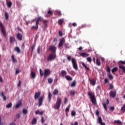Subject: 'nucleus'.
<instances>
[{
    "mask_svg": "<svg viewBox=\"0 0 125 125\" xmlns=\"http://www.w3.org/2000/svg\"><path fill=\"white\" fill-rule=\"evenodd\" d=\"M6 108H11V107H12V103H10L9 104H8L7 105H6Z\"/></svg>",
    "mask_w": 125,
    "mask_h": 125,
    "instance_id": "45",
    "label": "nucleus"
},
{
    "mask_svg": "<svg viewBox=\"0 0 125 125\" xmlns=\"http://www.w3.org/2000/svg\"><path fill=\"white\" fill-rule=\"evenodd\" d=\"M121 111H122V112H125V104H123V105L122 106L121 108Z\"/></svg>",
    "mask_w": 125,
    "mask_h": 125,
    "instance_id": "37",
    "label": "nucleus"
},
{
    "mask_svg": "<svg viewBox=\"0 0 125 125\" xmlns=\"http://www.w3.org/2000/svg\"><path fill=\"white\" fill-rule=\"evenodd\" d=\"M65 78L67 81H73V78L69 75L65 76Z\"/></svg>",
    "mask_w": 125,
    "mask_h": 125,
    "instance_id": "14",
    "label": "nucleus"
},
{
    "mask_svg": "<svg viewBox=\"0 0 125 125\" xmlns=\"http://www.w3.org/2000/svg\"><path fill=\"white\" fill-rule=\"evenodd\" d=\"M40 76L41 77H42L43 75H44V73L43 72V71H42V69H40Z\"/></svg>",
    "mask_w": 125,
    "mask_h": 125,
    "instance_id": "40",
    "label": "nucleus"
},
{
    "mask_svg": "<svg viewBox=\"0 0 125 125\" xmlns=\"http://www.w3.org/2000/svg\"><path fill=\"white\" fill-rule=\"evenodd\" d=\"M76 85H77V81H76V80H74L72 83L71 84V87H75V86H76Z\"/></svg>",
    "mask_w": 125,
    "mask_h": 125,
    "instance_id": "22",
    "label": "nucleus"
},
{
    "mask_svg": "<svg viewBox=\"0 0 125 125\" xmlns=\"http://www.w3.org/2000/svg\"><path fill=\"white\" fill-rule=\"evenodd\" d=\"M58 93H59V91L57 89H55L53 91V94L57 95Z\"/></svg>",
    "mask_w": 125,
    "mask_h": 125,
    "instance_id": "24",
    "label": "nucleus"
},
{
    "mask_svg": "<svg viewBox=\"0 0 125 125\" xmlns=\"http://www.w3.org/2000/svg\"><path fill=\"white\" fill-rule=\"evenodd\" d=\"M89 82L92 85H95L96 83V81H95V80L89 79Z\"/></svg>",
    "mask_w": 125,
    "mask_h": 125,
    "instance_id": "15",
    "label": "nucleus"
},
{
    "mask_svg": "<svg viewBox=\"0 0 125 125\" xmlns=\"http://www.w3.org/2000/svg\"><path fill=\"white\" fill-rule=\"evenodd\" d=\"M16 74L17 75L19 74V69L17 68L16 71Z\"/></svg>",
    "mask_w": 125,
    "mask_h": 125,
    "instance_id": "63",
    "label": "nucleus"
},
{
    "mask_svg": "<svg viewBox=\"0 0 125 125\" xmlns=\"http://www.w3.org/2000/svg\"><path fill=\"white\" fill-rule=\"evenodd\" d=\"M87 94L88 96L90 97L92 104H96V99H95V96L94 95V93L92 92L88 91L87 92Z\"/></svg>",
    "mask_w": 125,
    "mask_h": 125,
    "instance_id": "2",
    "label": "nucleus"
},
{
    "mask_svg": "<svg viewBox=\"0 0 125 125\" xmlns=\"http://www.w3.org/2000/svg\"><path fill=\"white\" fill-rule=\"evenodd\" d=\"M59 16H62V14H61V12L60 11H57Z\"/></svg>",
    "mask_w": 125,
    "mask_h": 125,
    "instance_id": "57",
    "label": "nucleus"
},
{
    "mask_svg": "<svg viewBox=\"0 0 125 125\" xmlns=\"http://www.w3.org/2000/svg\"><path fill=\"white\" fill-rule=\"evenodd\" d=\"M64 42H65V39L64 38H62L59 43L58 47H62L63 46V44H64Z\"/></svg>",
    "mask_w": 125,
    "mask_h": 125,
    "instance_id": "8",
    "label": "nucleus"
},
{
    "mask_svg": "<svg viewBox=\"0 0 125 125\" xmlns=\"http://www.w3.org/2000/svg\"><path fill=\"white\" fill-rule=\"evenodd\" d=\"M87 60L88 62H90V63H91V62L92 61V60L91 59V57H88L87 58Z\"/></svg>",
    "mask_w": 125,
    "mask_h": 125,
    "instance_id": "52",
    "label": "nucleus"
},
{
    "mask_svg": "<svg viewBox=\"0 0 125 125\" xmlns=\"http://www.w3.org/2000/svg\"><path fill=\"white\" fill-rule=\"evenodd\" d=\"M64 47H65L66 49H69L70 48V47H69V43H65L64 44Z\"/></svg>",
    "mask_w": 125,
    "mask_h": 125,
    "instance_id": "39",
    "label": "nucleus"
},
{
    "mask_svg": "<svg viewBox=\"0 0 125 125\" xmlns=\"http://www.w3.org/2000/svg\"><path fill=\"white\" fill-rule=\"evenodd\" d=\"M96 64L97 66H101V62H100V61L98 60V59H96Z\"/></svg>",
    "mask_w": 125,
    "mask_h": 125,
    "instance_id": "34",
    "label": "nucleus"
},
{
    "mask_svg": "<svg viewBox=\"0 0 125 125\" xmlns=\"http://www.w3.org/2000/svg\"><path fill=\"white\" fill-rule=\"evenodd\" d=\"M44 118H43V117H42V119H41V122L42 123V124H43V123H44Z\"/></svg>",
    "mask_w": 125,
    "mask_h": 125,
    "instance_id": "60",
    "label": "nucleus"
},
{
    "mask_svg": "<svg viewBox=\"0 0 125 125\" xmlns=\"http://www.w3.org/2000/svg\"><path fill=\"white\" fill-rule=\"evenodd\" d=\"M104 83H109V81H108L107 78H105L104 79Z\"/></svg>",
    "mask_w": 125,
    "mask_h": 125,
    "instance_id": "59",
    "label": "nucleus"
},
{
    "mask_svg": "<svg viewBox=\"0 0 125 125\" xmlns=\"http://www.w3.org/2000/svg\"><path fill=\"white\" fill-rule=\"evenodd\" d=\"M22 105V102L21 101H20L16 105V109H18V107L21 106Z\"/></svg>",
    "mask_w": 125,
    "mask_h": 125,
    "instance_id": "28",
    "label": "nucleus"
},
{
    "mask_svg": "<svg viewBox=\"0 0 125 125\" xmlns=\"http://www.w3.org/2000/svg\"><path fill=\"white\" fill-rule=\"evenodd\" d=\"M71 116H72V117H75V116H76V111H72L71 112Z\"/></svg>",
    "mask_w": 125,
    "mask_h": 125,
    "instance_id": "51",
    "label": "nucleus"
},
{
    "mask_svg": "<svg viewBox=\"0 0 125 125\" xmlns=\"http://www.w3.org/2000/svg\"><path fill=\"white\" fill-rule=\"evenodd\" d=\"M17 38L19 41H22V34H21V33H18L17 35Z\"/></svg>",
    "mask_w": 125,
    "mask_h": 125,
    "instance_id": "13",
    "label": "nucleus"
},
{
    "mask_svg": "<svg viewBox=\"0 0 125 125\" xmlns=\"http://www.w3.org/2000/svg\"><path fill=\"white\" fill-rule=\"evenodd\" d=\"M98 123L101 125H106L105 123L103 122L102 118L101 116L99 117L98 118Z\"/></svg>",
    "mask_w": 125,
    "mask_h": 125,
    "instance_id": "10",
    "label": "nucleus"
},
{
    "mask_svg": "<svg viewBox=\"0 0 125 125\" xmlns=\"http://www.w3.org/2000/svg\"><path fill=\"white\" fill-rule=\"evenodd\" d=\"M50 76V70L48 69L44 70V78Z\"/></svg>",
    "mask_w": 125,
    "mask_h": 125,
    "instance_id": "5",
    "label": "nucleus"
},
{
    "mask_svg": "<svg viewBox=\"0 0 125 125\" xmlns=\"http://www.w3.org/2000/svg\"><path fill=\"white\" fill-rule=\"evenodd\" d=\"M10 125H16V124L14 122H12L10 124Z\"/></svg>",
    "mask_w": 125,
    "mask_h": 125,
    "instance_id": "64",
    "label": "nucleus"
},
{
    "mask_svg": "<svg viewBox=\"0 0 125 125\" xmlns=\"http://www.w3.org/2000/svg\"><path fill=\"white\" fill-rule=\"evenodd\" d=\"M106 72L108 73V74H110L111 73V68H110V67L109 66H107V69H106Z\"/></svg>",
    "mask_w": 125,
    "mask_h": 125,
    "instance_id": "41",
    "label": "nucleus"
},
{
    "mask_svg": "<svg viewBox=\"0 0 125 125\" xmlns=\"http://www.w3.org/2000/svg\"><path fill=\"white\" fill-rule=\"evenodd\" d=\"M70 94L71 95H73L74 96V95L76 94V92L75 91V90H71L70 91Z\"/></svg>",
    "mask_w": 125,
    "mask_h": 125,
    "instance_id": "50",
    "label": "nucleus"
},
{
    "mask_svg": "<svg viewBox=\"0 0 125 125\" xmlns=\"http://www.w3.org/2000/svg\"><path fill=\"white\" fill-rule=\"evenodd\" d=\"M1 33H2L3 36H6V32L5 31V29L4 27L3 28L1 29Z\"/></svg>",
    "mask_w": 125,
    "mask_h": 125,
    "instance_id": "27",
    "label": "nucleus"
},
{
    "mask_svg": "<svg viewBox=\"0 0 125 125\" xmlns=\"http://www.w3.org/2000/svg\"><path fill=\"white\" fill-rule=\"evenodd\" d=\"M32 124V125H35V124H37V119L36 118H33Z\"/></svg>",
    "mask_w": 125,
    "mask_h": 125,
    "instance_id": "46",
    "label": "nucleus"
},
{
    "mask_svg": "<svg viewBox=\"0 0 125 125\" xmlns=\"http://www.w3.org/2000/svg\"><path fill=\"white\" fill-rule=\"evenodd\" d=\"M114 88V86L112 85V84H110L109 85V89H113Z\"/></svg>",
    "mask_w": 125,
    "mask_h": 125,
    "instance_id": "58",
    "label": "nucleus"
},
{
    "mask_svg": "<svg viewBox=\"0 0 125 125\" xmlns=\"http://www.w3.org/2000/svg\"><path fill=\"white\" fill-rule=\"evenodd\" d=\"M31 78L32 79H35L36 78V73H35V72L32 71L31 73Z\"/></svg>",
    "mask_w": 125,
    "mask_h": 125,
    "instance_id": "31",
    "label": "nucleus"
},
{
    "mask_svg": "<svg viewBox=\"0 0 125 125\" xmlns=\"http://www.w3.org/2000/svg\"><path fill=\"white\" fill-rule=\"evenodd\" d=\"M48 83H53V79H52V78H48Z\"/></svg>",
    "mask_w": 125,
    "mask_h": 125,
    "instance_id": "43",
    "label": "nucleus"
},
{
    "mask_svg": "<svg viewBox=\"0 0 125 125\" xmlns=\"http://www.w3.org/2000/svg\"><path fill=\"white\" fill-rule=\"evenodd\" d=\"M82 65L83 66V67H84L85 70H86L87 71H89V67H87V66L85 65V63H84V62H82Z\"/></svg>",
    "mask_w": 125,
    "mask_h": 125,
    "instance_id": "16",
    "label": "nucleus"
},
{
    "mask_svg": "<svg viewBox=\"0 0 125 125\" xmlns=\"http://www.w3.org/2000/svg\"><path fill=\"white\" fill-rule=\"evenodd\" d=\"M63 22H64L63 19H60L58 20V23L59 25H62V24H63Z\"/></svg>",
    "mask_w": 125,
    "mask_h": 125,
    "instance_id": "38",
    "label": "nucleus"
},
{
    "mask_svg": "<svg viewBox=\"0 0 125 125\" xmlns=\"http://www.w3.org/2000/svg\"><path fill=\"white\" fill-rule=\"evenodd\" d=\"M51 97H52V95H51V93H50V92H49L48 96L49 102H50V101H51Z\"/></svg>",
    "mask_w": 125,
    "mask_h": 125,
    "instance_id": "33",
    "label": "nucleus"
},
{
    "mask_svg": "<svg viewBox=\"0 0 125 125\" xmlns=\"http://www.w3.org/2000/svg\"><path fill=\"white\" fill-rule=\"evenodd\" d=\"M117 71H118V67H115L112 69L111 72L112 74H115V72H117Z\"/></svg>",
    "mask_w": 125,
    "mask_h": 125,
    "instance_id": "25",
    "label": "nucleus"
},
{
    "mask_svg": "<svg viewBox=\"0 0 125 125\" xmlns=\"http://www.w3.org/2000/svg\"><path fill=\"white\" fill-rule=\"evenodd\" d=\"M22 113L24 114V115H27V114H28V110L25 108H23Z\"/></svg>",
    "mask_w": 125,
    "mask_h": 125,
    "instance_id": "30",
    "label": "nucleus"
},
{
    "mask_svg": "<svg viewBox=\"0 0 125 125\" xmlns=\"http://www.w3.org/2000/svg\"><path fill=\"white\" fill-rule=\"evenodd\" d=\"M15 42V38L14 37L10 36V42L12 43V42Z\"/></svg>",
    "mask_w": 125,
    "mask_h": 125,
    "instance_id": "21",
    "label": "nucleus"
},
{
    "mask_svg": "<svg viewBox=\"0 0 125 125\" xmlns=\"http://www.w3.org/2000/svg\"><path fill=\"white\" fill-rule=\"evenodd\" d=\"M4 16L6 20H8V19L9 18V16L8 15V12H5L4 13Z\"/></svg>",
    "mask_w": 125,
    "mask_h": 125,
    "instance_id": "26",
    "label": "nucleus"
},
{
    "mask_svg": "<svg viewBox=\"0 0 125 125\" xmlns=\"http://www.w3.org/2000/svg\"><path fill=\"white\" fill-rule=\"evenodd\" d=\"M48 14H49L50 15H52L53 14V12L50 10H48L47 12Z\"/></svg>",
    "mask_w": 125,
    "mask_h": 125,
    "instance_id": "54",
    "label": "nucleus"
},
{
    "mask_svg": "<svg viewBox=\"0 0 125 125\" xmlns=\"http://www.w3.org/2000/svg\"><path fill=\"white\" fill-rule=\"evenodd\" d=\"M30 49H31V53H33V51H34V49H35V45H32L31 47H30Z\"/></svg>",
    "mask_w": 125,
    "mask_h": 125,
    "instance_id": "47",
    "label": "nucleus"
},
{
    "mask_svg": "<svg viewBox=\"0 0 125 125\" xmlns=\"http://www.w3.org/2000/svg\"><path fill=\"white\" fill-rule=\"evenodd\" d=\"M14 50H15V51H17V52H18V53H21V50H20V48H19V47L16 46V47H15Z\"/></svg>",
    "mask_w": 125,
    "mask_h": 125,
    "instance_id": "18",
    "label": "nucleus"
},
{
    "mask_svg": "<svg viewBox=\"0 0 125 125\" xmlns=\"http://www.w3.org/2000/svg\"><path fill=\"white\" fill-rule=\"evenodd\" d=\"M7 5L8 7H9V8L11 7V6L12 5V2H11V1H9L7 3Z\"/></svg>",
    "mask_w": 125,
    "mask_h": 125,
    "instance_id": "44",
    "label": "nucleus"
},
{
    "mask_svg": "<svg viewBox=\"0 0 125 125\" xmlns=\"http://www.w3.org/2000/svg\"><path fill=\"white\" fill-rule=\"evenodd\" d=\"M11 58H12L13 62H15L17 63V60H16V59H15V58L14 57V56L13 55H12Z\"/></svg>",
    "mask_w": 125,
    "mask_h": 125,
    "instance_id": "35",
    "label": "nucleus"
},
{
    "mask_svg": "<svg viewBox=\"0 0 125 125\" xmlns=\"http://www.w3.org/2000/svg\"><path fill=\"white\" fill-rule=\"evenodd\" d=\"M114 123L117 125H123V123L120 120H115L114 121Z\"/></svg>",
    "mask_w": 125,
    "mask_h": 125,
    "instance_id": "32",
    "label": "nucleus"
},
{
    "mask_svg": "<svg viewBox=\"0 0 125 125\" xmlns=\"http://www.w3.org/2000/svg\"><path fill=\"white\" fill-rule=\"evenodd\" d=\"M67 58L68 61H71V60L73 67L74 69H75V70H76L77 71L79 69V68L78 67V64L77 63V61H76V60H75V59L74 58L71 59V56L69 55H67Z\"/></svg>",
    "mask_w": 125,
    "mask_h": 125,
    "instance_id": "1",
    "label": "nucleus"
},
{
    "mask_svg": "<svg viewBox=\"0 0 125 125\" xmlns=\"http://www.w3.org/2000/svg\"><path fill=\"white\" fill-rule=\"evenodd\" d=\"M103 105L104 110H105V111H107V105L106 104V103H104Z\"/></svg>",
    "mask_w": 125,
    "mask_h": 125,
    "instance_id": "48",
    "label": "nucleus"
},
{
    "mask_svg": "<svg viewBox=\"0 0 125 125\" xmlns=\"http://www.w3.org/2000/svg\"><path fill=\"white\" fill-rule=\"evenodd\" d=\"M80 55H81L82 57H87V56H88V55L86 54L85 53H82L80 54Z\"/></svg>",
    "mask_w": 125,
    "mask_h": 125,
    "instance_id": "36",
    "label": "nucleus"
},
{
    "mask_svg": "<svg viewBox=\"0 0 125 125\" xmlns=\"http://www.w3.org/2000/svg\"><path fill=\"white\" fill-rule=\"evenodd\" d=\"M43 19L42 17H38V19L37 20V21H36V23L37 24H40V22H43Z\"/></svg>",
    "mask_w": 125,
    "mask_h": 125,
    "instance_id": "11",
    "label": "nucleus"
},
{
    "mask_svg": "<svg viewBox=\"0 0 125 125\" xmlns=\"http://www.w3.org/2000/svg\"><path fill=\"white\" fill-rule=\"evenodd\" d=\"M109 95L112 98H115L117 95V90H115L114 91H111L109 92Z\"/></svg>",
    "mask_w": 125,
    "mask_h": 125,
    "instance_id": "7",
    "label": "nucleus"
},
{
    "mask_svg": "<svg viewBox=\"0 0 125 125\" xmlns=\"http://www.w3.org/2000/svg\"><path fill=\"white\" fill-rule=\"evenodd\" d=\"M21 83H22V82L19 81V83L18 84V86H19V87L21 86Z\"/></svg>",
    "mask_w": 125,
    "mask_h": 125,
    "instance_id": "62",
    "label": "nucleus"
},
{
    "mask_svg": "<svg viewBox=\"0 0 125 125\" xmlns=\"http://www.w3.org/2000/svg\"><path fill=\"white\" fill-rule=\"evenodd\" d=\"M43 101V97L42 96L39 99V107H41L42 105V102Z\"/></svg>",
    "mask_w": 125,
    "mask_h": 125,
    "instance_id": "9",
    "label": "nucleus"
},
{
    "mask_svg": "<svg viewBox=\"0 0 125 125\" xmlns=\"http://www.w3.org/2000/svg\"><path fill=\"white\" fill-rule=\"evenodd\" d=\"M0 29H3V28H4V26H3V24L1 21H0Z\"/></svg>",
    "mask_w": 125,
    "mask_h": 125,
    "instance_id": "53",
    "label": "nucleus"
},
{
    "mask_svg": "<svg viewBox=\"0 0 125 125\" xmlns=\"http://www.w3.org/2000/svg\"><path fill=\"white\" fill-rule=\"evenodd\" d=\"M48 49L50 51H52L53 52L52 53H56L57 48L56 47H55V46L51 45L49 46Z\"/></svg>",
    "mask_w": 125,
    "mask_h": 125,
    "instance_id": "6",
    "label": "nucleus"
},
{
    "mask_svg": "<svg viewBox=\"0 0 125 125\" xmlns=\"http://www.w3.org/2000/svg\"><path fill=\"white\" fill-rule=\"evenodd\" d=\"M61 103H62V100L59 98H58L57 99V102L54 105V108L56 110H59L60 108V106H61Z\"/></svg>",
    "mask_w": 125,
    "mask_h": 125,
    "instance_id": "3",
    "label": "nucleus"
},
{
    "mask_svg": "<svg viewBox=\"0 0 125 125\" xmlns=\"http://www.w3.org/2000/svg\"><path fill=\"white\" fill-rule=\"evenodd\" d=\"M96 115L98 116V117H99V111L98 110H97L96 111Z\"/></svg>",
    "mask_w": 125,
    "mask_h": 125,
    "instance_id": "61",
    "label": "nucleus"
},
{
    "mask_svg": "<svg viewBox=\"0 0 125 125\" xmlns=\"http://www.w3.org/2000/svg\"><path fill=\"white\" fill-rule=\"evenodd\" d=\"M119 68L123 70L124 73H125V66L122 65H119Z\"/></svg>",
    "mask_w": 125,
    "mask_h": 125,
    "instance_id": "29",
    "label": "nucleus"
},
{
    "mask_svg": "<svg viewBox=\"0 0 125 125\" xmlns=\"http://www.w3.org/2000/svg\"><path fill=\"white\" fill-rule=\"evenodd\" d=\"M37 52L38 54H41V46H39L37 48Z\"/></svg>",
    "mask_w": 125,
    "mask_h": 125,
    "instance_id": "49",
    "label": "nucleus"
},
{
    "mask_svg": "<svg viewBox=\"0 0 125 125\" xmlns=\"http://www.w3.org/2000/svg\"><path fill=\"white\" fill-rule=\"evenodd\" d=\"M40 96H41V92L39 91L38 92H36L35 94L34 98L35 99H38L39 97H40Z\"/></svg>",
    "mask_w": 125,
    "mask_h": 125,
    "instance_id": "12",
    "label": "nucleus"
},
{
    "mask_svg": "<svg viewBox=\"0 0 125 125\" xmlns=\"http://www.w3.org/2000/svg\"><path fill=\"white\" fill-rule=\"evenodd\" d=\"M119 63V64H123L124 65H125V61L124 62L123 61H120Z\"/></svg>",
    "mask_w": 125,
    "mask_h": 125,
    "instance_id": "55",
    "label": "nucleus"
},
{
    "mask_svg": "<svg viewBox=\"0 0 125 125\" xmlns=\"http://www.w3.org/2000/svg\"><path fill=\"white\" fill-rule=\"evenodd\" d=\"M71 107V104H69L67 107L65 109V113H68L70 110V107Z\"/></svg>",
    "mask_w": 125,
    "mask_h": 125,
    "instance_id": "42",
    "label": "nucleus"
},
{
    "mask_svg": "<svg viewBox=\"0 0 125 125\" xmlns=\"http://www.w3.org/2000/svg\"><path fill=\"white\" fill-rule=\"evenodd\" d=\"M61 75H62V77H65V76H67V75H67V72H66V71H65V70H62Z\"/></svg>",
    "mask_w": 125,
    "mask_h": 125,
    "instance_id": "23",
    "label": "nucleus"
},
{
    "mask_svg": "<svg viewBox=\"0 0 125 125\" xmlns=\"http://www.w3.org/2000/svg\"><path fill=\"white\" fill-rule=\"evenodd\" d=\"M56 59V53H52L47 56V61H53Z\"/></svg>",
    "mask_w": 125,
    "mask_h": 125,
    "instance_id": "4",
    "label": "nucleus"
},
{
    "mask_svg": "<svg viewBox=\"0 0 125 125\" xmlns=\"http://www.w3.org/2000/svg\"><path fill=\"white\" fill-rule=\"evenodd\" d=\"M47 23H48V21H47V20H43V26H44L45 28L47 27Z\"/></svg>",
    "mask_w": 125,
    "mask_h": 125,
    "instance_id": "19",
    "label": "nucleus"
},
{
    "mask_svg": "<svg viewBox=\"0 0 125 125\" xmlns=\"http://www.w3.org/2000/svg\"><path fill=\"white\" fill-rule=\"evenodd\" d=\"M59 36H60V37H62V36H63V33L62 32V31H60L59 32Z\"/></svg>",
    "mask_w": 125,
    "mask_h": 125,
    "instance_id": "56",
    "label": "nucleus"
},
{
    "mask_svg": "<svg viewBox=\"0 0 125 125\" xmlns=\"http://www.w3.org/2000/svg\"><path fill=\"white\" fill-rule=\"evenodd\" d=\"M31 30H33V29H34L35 30H38L39 29V24H37V22H36V26H33L31 27Z\"/></svg>",
    "mask_w": 125,
    "mask_h": 125,
    "instance_id": "20",
    "label": "nucleus"
},
{
    "mask_svg": "<svg viewBox=\"0 0 125 125\" xmlns=\"http://www.w3.org/2000/svg\"><path fill=\"white\" fill-rule=\"evenodd\" d=\"M107 78H108V79L110 80V81H112V80L114 79V77L113 76V75H111V73H107Z\"/></svg>",
    "mask_w": 125,
    "mask_h": 125,
    "instance_id": "17",
    "label": "nucleus"
}]
</instances>
